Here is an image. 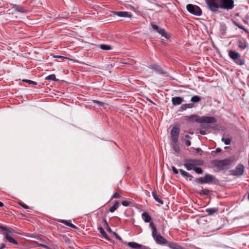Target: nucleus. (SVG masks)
Masks as SVG:
<instances>
[{
	"label": "nucleus",
	"mask_w": 249,
	"mask_h": 249,
	"mask_svg": "<svg viewBox=\"0 0 249 249\" xmlns=\"http://www.w3.org/2000/svg\"><path fill=\"white\" fill-rule=\"evenodd\" d=\"M201 126H202V127H204V128H207V127H206V126H202V125H201Z\"/></svg>",
	"instance_id": "obj_58"
},
{
	"label": "nucleus",
	"mask_w": 249,
	"mask_h": 249,
	"mask_svg": "<svg viewBox=\"0 0 249 249\" xmlns=\"http://www.w3.org/2000/svg\"><path fill=\"white\" fill-rule=\"evenodd\" d=\"M193 169L197 174L201 175V174H202L203 173V169L200 167H194Z\"/></svg>",
	"instance_id": "obj_35"
},
{
	"label": "nucleus",
	"mask_w": 249,
	"mask_h": 249,
	"mask_svg": "<svg viewBox=\"0 0 249 249\" xmlns=\"http://www.w3.org/2000/svg\"><path fill=\"white\" fill-rule=\"evenodd\" d=\"M149 68L160 74H164L166 73V72L164 71V70L161 67L157 64H151L150 65Z\"/></svg>",
	"instance_id": "obj_17"
},
{
	"label": "nucleus",
	"mask_w": 249,
	"mask_h": 249,
	"mask_svg": "<svg viewBox=\"0 0 249 249\" xmlns=\"http://www.w3.org/2000/svg\"><path fill=\"white\" fill-rule=\"evenodd\" d=\"M67 240L70 241V239L68 238Z\"/></svg>",
	"instance_id": "obj_59"
},
{
	"label": "nucleus",
	"mask_w": 249,
	"mask_h": 249,
	"mask_svg": "<svg viewBox=\"0 0 249 249\" xmlns=\"http://www.w3.org/2000/svg\"><path fill=\"white\" fill-rule=\"evenodd\" d=\"M53 57L56 58L62 59H68L67 57H64L63 56H61V55H53Z\"/></svg>",
	"instance_id": "obj_44"
},
{
	"label": "nucleus",
	"mask_w": 249,
	"mask_h": 249,
	"mask_svg": "<svg viewBox=\"0 0 249 249\" xmlns=\"http://www.w3.org/2000/svg\"><path fill=\"white\" fill-rule=\"evenodd\" d=\"M98 230L99 231L100 233H101V234L103 236V237L104 238H105L106 239H107L108 241L111 240V239L107 236V233L106 232V231H105V230H104V229L102 227H99L98 228Z\"/></svg>",
	"instance_id": "obj_26"
},
{
	"label": "nucleus",
	"mask_w": 249,
	"mask_h": 249,
	"mask_svg": "<svg viewBox=\"0 0 249 249\" xmlns=\"http://www.w3.org/2000/svg\"><path fill=\"white\" fill-rule=\"evenodd\" d=\"M195 182L197 184H214L217 185L219 181L214 176L209 174H206L203 177L195 178Z\"/></svg>",
	"instance_id": "obj_1"
},
{
	"label": "nucleus",
	"mask_w": 249,
	"mask_h": 249,
	"mask_svg": "<svg viewBox=\"0 0 249 249\" xmlns=\"http://www.w3.org/2000/svg\"><path fill=\"white\" fill-rule=\"evenodd\" d=\"M151 25L152 29L160 34L162 36L164 37L167 39H169L171 37V36L166 32L164 29L160 28L158 25L153 23H151Z\"/></svg>",
	"instance_id": "obj_10"
},
{
	"label": "nucleus",
	"mask_w": 249,
	"mask_h": 249,
	"mask_svg": "<svg viewBox=\"0 0 249 249\" xmlns=\"http://www.w3.org/2000/svg\"><path fill=\"white\" fill-rule=\"evenodd\" d=\"M111 233H112L115 236L116 239H117L122 242H123L122 238L116 232L112 231Z\"/></svg>",
	"instance_id": "obj_40"
},
{
	"label": "nucleus",
	"mask_w": 249,
	"mask_h": 249,
	"mask_svg": "<svg viewBox=\"0 0 249 249\" xmlns=\"http://www.w3.org/2000/svg\"><path fill=\"white\" fill-rule=\"evenodd\" d=\"M142 216L145 222H150L151 220V217L146 212L142 213Z\"/></svg>",
	"instance_id": "obj_22"
},
{
	"label": "nucleus",
	"mask_w": 249,
	"mask_h": 249,
	"mask_svg": "<svg viewBox=\"0 0 249 249\" xmlns=\"http://www.w3.org/2000/svg\"><path fill=\"white\" fill-rule=\"evenodd\" d=\"M222 151V149L220 148H217L215 151H212L211 154H213V153H220Z\"/></svg>",
	"instance_id": "obj_47"
},
{
	"label": "nucleus",
	"mask_w": 249,
	"mask_h": 249,
	"mask_svg": "<svg viewBox=\"0 0 249 249\" xmlns=\"http://www.w3.org/2000/svg\"><path fill=\"white\" fill-rule=\"evenodd\" d=\"M248 199L249 200V192H248Z\"/></svg>",
	"instance_id": "obj_55"
},
{
	"label": "nucleus",
	"mask_w": 249,
	"mask_h": 249,
	"mask_svg": "<svg viewBox=\"0 0 249 249\" xmlns=\"http://www.w3.org/2000/svg\"><path fill=\"white\" fill-rule=\"evenodd\" d=\"M131 203L130 202L126 201V200H124L122 201V204L125 207H127L129 205V204Z\"/></svg>",
	"instance_id": "obj_43"
},
{
	"label": "nucleus",
	"mask_w": 249,
	"mask_h": 249,
	"mask_svg": "<svg viewBox=\"0 0 249 249\" xmlns=\"http://www.w3.org/2000/svg\"><path fill=\"white\" fill-rule=\"evenodd\" d=\"M233 23L234 25L237 26L239 29L244 30L246 32H248V30L246 29H245L242 25L240 24L237 21L233 20Z\"/></svg>",
	"instance_id": "obj_34"
},
{
	"label": "nucleus",
	"mask_w": 249,
	"mask_h": 249,
	"mask_svg": "<svg viewBox=\"0 0 249 249\" xmlns=\"http://www.w3.org/2000/svg\"><path fill=\"white\" fill-rule=\"evenodd\" d=\"M151 25L152 29L160 34L162 36L164 37L167 39H169L171 37V36L166 32L164 29L160 28L158 25L153 23H151Z\"/></svg>",
	"instance_id": "obj_11"
},
{
	"label": "nucleus",
	"mask_w": 249,
	"mask_h": 249,
	"mask_svg": "<svg viewBox=\"0 0 249 249\" xmlns=\"http://www.w3.org/2000/svg\"><path fill=\"white\" fill-rule=\"evenodd\" d=\"M190 134H193L194 132H189Z\"/></svg>",
	"instance_id": "obj_57"
},
{
	"label": "nucleus",
	"mask_w": 249,
	"mask_h": 249,
	"mask_svg": "<svg viewBox=\"0 0 249 249\" xmlns=\"http://www.w3.org/2000/svg\"><path fill=\"white\" fill-rule=\"evenodd\" d=\"M212 192V191H211V190H210L207 189H203V190H200V191L197 190L196 191V193L197 194L199 195L200 196H207L210 194V192Z\"/></svg>",
	"instance_id": "obj_24"
},
{
	"label": "nucleus",
	"mask_w": 249,
	"mask_h": 249,
	"mask_svg": "<svg viewBox=\"0 0 249 249\" xmlns=\"http://www.w3.org/2000/svg\"><path fill=\"white\" fill-rule=\"evenodd\" d=\"M183 101V99L181 97H174L172 98V104L174 106L180 105Z\"/></svg>",
	"instance_id": "obj_20"
},
{
	"label": "nucleus",
	"mask_w": 249,
	"mask_h": 249,
	"mask_svg": "<svg viewBox=\"0 0 249 249\" xmlns=\"http://www.w3.org/2000/svg\"><path fill=\"white\" fill-rule=\"evenodd\" d=\"M194 107L195 105L194 103L183 104L181 105L180 107V110H185L188 108H191Z\"/></svg>",
	"instance_id": "obj_27"
},
{
	"label": "nucleus",
	"mask_w": 249,
	"mask_h": 249,
	"mask_svg": "<svg viewBox=\"0 0 249 249\" xmlns=\"http://www.w3.org/2000/svg\"><path fill=\"white\" fill-rule=\"evenodd\" d=\"M5 248V246L4 244H2L0 246V249H3Z\"/></svg>",
	"instance_id": "obj_52"
},
{
	"label": "nucleus",
	"mask_w": 249,
	"mask_h": 249,
	"mask_svg": "<svg viewBox=\"0 0 249 249\" xmlns=\"http://www.w3.org/2000/svg\"><path fill=\"white\" fill-rule=\"evenodd\" d=\"M179 133V126L177 125H174L171 131V136L173 142H178Z\"/></svg>",
	"instance_id": "obj_12"
},
{
	"label": "nucleus",
	"mask_w": 249,
	"mask_h": 249,
	"mask_svg": "<svg viewBox=\"0 0 249 249\" xmlns=\"http://www.w3.org/2000/svg\"><path fill=\"white\" fill-rule=\"evenodd\" d=\"M237 45L238 47L242 50H245L249 47L247 41L246 39L243 38L237 41Z\"/></svg>",
	"instance_id": "obj_16"
},
{
	"label": "nucleus",
	"mask_w": 249,
	"mask_h": 249,
	"mask_svg": "<svg viewBox=\"0 0 249 249\" xmlns=\"http://www.w3.org/2000/svg\"><path fill=\"white\" fill-rule=\"evenodd\" d=\"M3 206H4V204L2 202L0 201V207H2Z\"/></svg>",
	"instance_id": "obj_53"
},
{
	"label": "nucleus",
	"mask_w": 249,
	"mask_h": 249,
	"mask_svg": "<svg viewBox=\"0 0 249 249\" xmlns=\"http://www.w3.org/2000/svg\"><path fill=\"white\" fill-rule=\"evenodd\" d=\"M184 142L187 146H190L191 144V142L189 140H185L184 141Z\"/></svg>",
	"instance_id": "obj_45"
},
{
	"label": "nucleus",
	"mask_w": 249,
	"mask_h": 249,
	"mask_svg": "<svg viewBox=\"0 0 249 249\" xmlns=\"http://www.w3.org/2000/svg\"><path fill=\"white\" fill-rule=\"evenodd\" d=\"M119 202L118 201H115L114 205L109 208V211L111 213L114 212L119 207Z\"/></svg>",
	"instance_id": "obj_30"
},
{
	"label": "nucleus",
	"mask_w": 249,
	"mask_h": 249,
	"mask_svg": "<svg viewBox=\"0 0 249 249\" xmlns=\"http://www.w3.org/2000/svg\"><path fill=\"white\" fill-rule=\"evenodd\" d=\"M149 100L150 102V103H151L152 104H154V103L153 102H152L151 100Z\"/></svg>",
	"instance_id": "obj_56"
},
{
	"label": "nucleus",
	"mask_w": 249,
	"mask_h": 249,
	"mask_svg": "<svg viewBox=\"0 0 249 249\" xmlns=\"http://www.w3.org/2000/svg\"><path fill=\"white\" fill-rule=\"evenodd\" d=\"M193 150L195 151V152L196 153H198L200 152H202V149L200 148H193Z\"/></svg>",
	"instance_id": "obj_46"
},
{
	"label": "nucleus",
	"mask_w": 249,
	"mask_h": 249,
	"mask_svg": "<svg viewBox=\"0 0 249 249\" xmlns=\"http://www.w3.org/2000/svg\"><path fill=\"white\" fill-rule=\"evenodd\" d=\"M185 138L186 139H192V137L190 136H189V135H185Z\"/></svg>",
	"instance_id": "obj_51"
},
{
	"label": "nucleus",
	"mask_w": 249,
	"mask_h": 249,
	"mask_svg": "<svg viewBox=\"0 0 249 249\" xmlns=\"http://www.w3.org/2000/svg\"><path fill=\"white\" fill-rule=\"evenodd\" d=\"M46 80H50V81H58V79L56 78L55 75L54 74H52L51 75H48L45 78Z\"/></svg>",
	"instance_id": "obj_31"
},
{
	"label": "nucleus",
	"mask_w": 249,
	"mask_h": 249,
	"mask_svg": "<svg viewBox=\"0 0 249 249\" xmlns=\"http://www.w3.org/2000/svg\"><path fill=\"white\" fill-rule=\"evenodd\" d=\"M172 170L175 174L177 175L178 173V171L176 169V168L175 167L172 166ZM179 172H180V173L182 176H183L184 177H186V178H190V180H191V179L192 178H193V177L191 174H190L189 173L184 171L182 169H179Z\"/></svg>",
	"instance_id": "obj_15"
},
{
	"label": "nucleus",
	"mask_w": 249,
	"mask_h": 249,
	"mask_svg": "<svg viewBox=\"0 0 249 249\" xmlns=\"http://www.w3.org/2000/svg\"><path fill=\"white\" fill-rule=\"evenodd\" d=\"M221 140L226 145L230 144L231 143V139H230V138H226V139H225L224 138H222Z\"/></svg>",
	"instance_id": "obj_38"
},
{
	"label": "nucleus",
	"mask_w": 249,
	"mask_h": 249,
	"mask_svg": "<svg viewBox=\"0 0 249 249\" xmlns=\"http://www.w3.org/2000/svg\"><path fill=\"white\" fill-rule=\"evenodd\" d=\"M229 148H230L229 146H226V147H224L225 149H229Z\"/></svg>",
	"instance_id": "obj_54"
},
{
	"label": "nucleus",
	"mask_w": 249,
	"mask_h": 249,
	"mask_svg": "<svg viewBox=\"0 0 249 249\" xmlns=\"http://www.w3.org/2000/svg\"><path fill=\"white\" fill-rule=\"evenodd\" d=\"M244 170V166L242 164H239L234 169L231 170L230 172L231 175L232 176H239L243 174Z\"/></svg>",
	"instance_id": "obj_13"
},
{
	"label": "nucleus",
	"mask_w": 249,
	"mask_h": 249,
	"mask_svg": "<svg viewBox=\"0 0 249 249\" xmlns=\"http://www.w3.org/2000/svg\"><path fill=\"white\" fill-rule=\"evenodd\" d=\"M209 9L213 12H217L220 8L219 0H205Z\"/></svg>",
	"instance_id": "obj_7"
},
{
	"label": "nucleus",
	"mask_w": 249,
	"mask_h": 249,
	"mask_svg": "<svg viewBox=\"0 0 249 249\" xmlns=\"http://www.w3.org/2000/svg\"><path fill=\"white\" fill-rule=\"evenodd\" d=\"M218 211V208H209L206 210V212L208 213V215H213V213H217Z\"/></svg>",
	"instance_id": "obj_28"
},
{
	"label": "nucleus",
	"mask_w": 249,
	"mask_h": 249,
	"mask_svg": "<svg viewBox=\"0 0 249 249\" xmlns=\"http://www.w3.org/2000/svg\"><path fill=\"white\" fill-rule=\"evenodd\" d=\"M38 247H43L44 248H45V249H48V247L45 245H44V244H38Z\"/></svg>",
	"instance_id": "obj_48"
},
{
	"label": "nucleus",
	"mask_w": 249,
	"mask_h": 249,
	"mask_svg": "<svg viewBox=\"0 0 249 249\" xmlns=\"http://www.w3.org/2000/svg\"><path fill=\"white\" fill-rule=\"evenodd\" d=\"M229 56L237 65L242 66L245 63L244 58L236 51H229Z\"/></svg>",
	"instance_id": "obj_6"
},
{
	"label": "nucleus",
	"mask_w": 249,
	"mask_h": 249,
	"mask_svg": "<svg viewBox=\"0 0 249 249\" xmlns=\"http://www.w3.org/2000/svg\"><path fill=\"white\" fill-rule=\"evenodd\" d=\"M173 148L174 150L177 152L178 153L180 151V147L178 143V142H173Z\"/></svg>",
	"instance_id": "obj_37"
},
{
	"label": "nucleus",
	"mask_w": 249,
	"mask_h": 249,
	"mask_svg": "<svg viewBox=\"0 0 249 249\" xmlns=\"http://www.w3.org/2000/svg\"><path fill=\"white\" fill-rule=\"evenodd\" d=\"M58 221L74 229H78V228L76 226L72 224L70 221L66 220H59Z\"/></svg>",
	"instance_id": "obj_25"
},
{
	"label": "nucleus",
	"mask_w": 249,
	"mask_h": 249,
	"mask_svg": "<svg viewBox=\"0 0 249 249\" xmlns=\"http://www.w3.org/2000/svg\"><path fill=\"white\" fill-rule=\"evenodd\" d=\"M248 19H249V18L248 17V16H247L245 18V19H243V21L244 22V23H247V20Z\"/></svg>",
	"instance_id": "obj_50"
},
{
	"label": "nucleus",
	"mask_w": 249,
	"mask_h": 249,
	"mask_svg": "<svg viewBox=\"0 0 249 249\" xmlns=\"http://www.w3.org/2000/svg\"><path fill=\"white\" fill-rule=\"evenodd\" d=\"M23 82L28 83V84L32 85V86H36L37 85V82L28 79H23L22 80Z\"/></svg>",
	"instance_id": "obj_36"
},
{
	"label": "nucleus",
	"mask_w": 249,
	"mask_h": 249,
	"mask_svg": "<svg viewBox=\"0 0 249 249\" xmlns=\"http://www.w3.org/2000/svg\"><path fill=\"white\" fill-rule=\"evenodd\" d=\"M199 133L202 135H204L206 134V132L205 130H200Z\"/></svg>",
	"instance_id": "obj_49"
},
{
	"label": "nucleus",
	"mask_w": 249,
	"mask_h": 249,
	"mask_svg": "<svg viewBox=\"0 0 249 249\" xmlns=\"http://www.w3.org/2000/svg\"><path fill=\"white\" fill-rule=\"evenodd\" d=\"M201 100V97L198 95L193 96L191 99V101L194 103L199 102Z\"/></svg>",
	"instance_id": "obj_33"
},
{
	"label": "nucleus",
	"mask_w": 249,
	"mask_h": 249,
	"mask_svg": "<svg viewBox=\"0 0 249 249\" xmlns=\"http://www.w3.org/2000/svg\"><path fill=\"white\" fill-rule=\"evenodd\" d=\"M12 8H14L16 11L22 13H26L28 11L23 7L17 4H13Z\"/></svg>",
	"instance_id": "obj_21"
},
{
	"label": "nucleus",
	"mask_w": 249,
	"mask_h": 249,
	"mask_svg": "<svg viewBox=\"0 0 249 249\" xmlns=\"http://www.w3.org/2000/svg\"><path fill=\"white\" fill-rule=\"evenodd\" d=\"M220 3V8L231 10L234 7V0H219Z\"/></svg>",
	"instance_id": "obj_9"
},
{
	"label": "nucleus",
	"mask_w": 249,
	"mask_h": 249,
	"mask_svg": "<svg viewBox=\"0 0 249 249\" xmlns=\"http://www.w3.org/2000/svg\"><path fill=\"white\" fill-rule=\"evenodd\" d=\"M232 161L231 158L226 159L222 160H214L213 164L219 171H222L229 168V166Z\"/></svg>",
	"instance_id": "obj_3"
},
{
	"label": "nucleus",
	"mask_w": 249,
	"mask_h": 249,
	"mask_svg": "<svg viewBox=\"0 0 249 249\" xmlns=\"http://www.w3.org/2000/svg\"><path fill=\"white\" fill-rule=\"evenodd\" d=\"M186 9L190 13L195 16H200L202 14L201 8L196 5L188 4L186 6Z\"/></svg>",
	"instance_id": "obj_8"
},
{
	"label": "nucleus",
	"mask_w": 249,
	"mask_h": 249,
	"mask_svg": "<svg viewBox=\"0 0 249 249\" xmlns=\"http://www.w3.org/2000/svg\"><path fill=\"white\" fill-rule=\"evenodd\" d=\"M217 120L213 117L212 116H203L201 117L200 123L212 124L215 123Z\"/></svg>",
	"instance_id": "obj_18"
},
{
	"label": "nucleus",
	"mask_w": 249,
	"mask_h": 249,
	"mask_svg": "<svg viewBox=\"0 0 249 249\" xmlns=\"http://www.w3.org/2000/svg\"><path fill=\"white\" fill-rule=\"evenodd\" d=\"M0 229L6 231L5 233V238L7 241L15 245L18 244L17 241L10 235V234H13L15 233H18V232H16L13 228L7 227L1 225H0Z\"/></svg>",
	"instance_id": "obj_5"
},
{
	"label": "nucleus",
	"mask_w": 249,
	"mask_h": 249,
	"mask_svg": "<svg viewBox=\"0 0 249 249\" xmlns=\"http://www.w3.org/2000/svg\"><path fill=\"white\" fill-rule=\"evenodd\" d=\"M18 204L22 207V208L25 209H29V207L28 206H27L26 204H25L24 203L22 202H20L18 203Z\"/></svg>",
	"instance_id": "obj_41"
},
{
	"label": "nucleus",
	"mask_w": 249,
	"mask_h": 249,
	"mask_svg": "<svg viewBox=\"0 0 249 249\" xmlns=\"http://www.w3.org/2000/svg\"><path fill=\"white\" fill-rule=\"evenodd\" d=\"M149 226L151 229L152 230V236L153 238L155 239L156 242L158 244L160 245H167L168 241L160 234H157V228L155 225H154V223L152 222H150Z\"/></svg>",
	"instance_id": "obj_2"
},
{
	"label": "nucleus",
	"mask_w": 249,
	"mask_h": 249,
	"mask_svg": "<svg viewBox=\"0 0 249 249\" xmlns=\"http://www.w3.org/2000/svg\"><path fill=\"white\" fill-rule=\"evenodd\" d=\"M114 15L118 16L120 17H128L131 18L132 15L131 13L126 11H113Z\"/></svg>",
	"instance_id": "obj_19"
},
{
	"label": "nucleus",
	"mask_w": 249,
	"mask_h": 249,
	"mask_svg": "<svg viewBox=\"0 0 249 249\" xmlns=\"http://www.w3.org/2000/svg\"><path fill=\"white\" fill-rule=\"evenodd\" d=\"M121 196V195L117 192H115L112 196L111 199L113 198H119Z\"/></svg>",
	"instance_id": "obj_42"
},
{
	"label": "nucleus",
	"mask_w": 249,
	"mask_h": 249,
	"mask_svg": "<svg viewBox=\"0 0 249 249\" xmlns=\"http://www.w3.org/2000/svg\"><path fill=\"white\" fill-rule=\"evenodd\" d=\"M103 222L104 224V226H105V228L106 229L107 231L108 232L111 233L113 231H112L110 227L109 226L107 222V220L104 217H103Z\"/></svg>",
	"instance_id": "obj_29"
},
{
	"label": "nucleus",
	"mask_w": 249,
	"mask_h": 249,
	"mask_svg": "<svg viewBox=\"0 0 249 249\" xmlns=\"http://www.w3.org/2000/svg\"><path fill=\"white\" fill-rule=\"evenodd\" d=\"M100 48L103 50H110L112 49V47L110 45H107V44H101L99 46Z\"/></svg>",
	"instance_id": "obj_32"
},
{
	"label": "nucleus",
	"mask_w": 249,
	"mask_h": 249,
	"mask_svg": "<svg viewBox=\"0 0 249 249\" xmlns=\"http://www.w3.org/2000/svg\"><path fill=\"white\" fill-rule=\"evenodd\" d=\"M93 102L96 104L99 107H104L106 104L104 102L95 100H93Z\"/></svg>",
	"instance_id": "obj_39"
},
{
	"label": "nucleus",
	"mask_w": 249,
	"mask_h": 249,
	"mask_svg": "<svg viewBox=\"0 0 249 249\" xmlns=\"http://www.w3.org/2000/svg\"><path fill=\"white\" fill-rule=\"evenodd\" d=\"M185 118V120L189 123H193L194 122H197L200 123L201 117L196 114L186 116Z\"/></svg>",
	"instance_id": "obj_14"
},
{
	"label": "nucleus",
	"mask_w": 249,
	"mask_h": 249,
	"mask_svg": "<svg viewBox=\"0 0 249 249\" xmlns=\"http://www.w3.org/2000/svg\"><path fill=\"white\" fill-rule=\"evenodd\" d=\"M152 195L155 201L161 205L163 204V201L160 198L159 196L158 195L155 190L152 191Z\"/></svg>",
	"instance_id": "obj_23"
},
{
	"label": "nucleus",
	"mask_w": 249,
	"mask_h": 249,
	"mask_svg": "<svg viewBox=\"0 0 249 249\" xmlns=\"http://www.w3.org/2000/svg\"><path fill=\"white\" fill-rule=\"evenodd\" d=\"M184 166L188 171L191 170L196 166H201L203 165L204 161L201 160L185 159L183 160Z\"/></svg>",
	"instance_id": "obj_4"
}]
</instances>
